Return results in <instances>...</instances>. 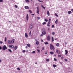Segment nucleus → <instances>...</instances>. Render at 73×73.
I'll return each instance as SVG.
<instances>
[{
  "label": "nucleus",
  "mask_w": 73,
  "mask_h": 73,
  "mask_svg": "<svg viewBox=\"0 0 73 73\" xmlns=\"http://www.w3.org/2000/svg\"><path fill=\"white\" fill-rule=\"evenodd\" d=\"M50 48L51 50L54 49V47L52 45V44H50Z\"/></svg>",
  "instance_id": "1"
},
{
  "label": "nucleus",
  "mask_w": 73,
  "mask_h": 73,
  "mask_svg": "<svg viewBox=\"0 0 73 73\" xmlns=\"http://www.w3.org/2000/svg\"><path fill=\"white\" fill-rule=\"evenodd\" d=\"M42 31H43L42 32V35H46V30L45 29H42Z\"/></svg>",
  "instance_id": "2"
},
{
  "label": "nucleus",
  "mask_w": 73,
  "mask_h": 73,
  "mask_svg": "<svg viewBox=\"0 0 73 73\" xmlns=\"http://www.w3.org/2000/svg\"><path fill=\"white\" fill-rule=\"evenodd\" d=\"M2 49L3 50H5V49H7V46L5 45H4L2 47Z\"/></svg>",
  "instance_id": "3"
},
{
  "label": "nucleus",
  "mask_w": 73,
  "mask_h": 73,
  "mask_svg": "<svg viewBox=\"0 0 73 73\" xmlns=\"http://www.w3.org/2000/svg\"><path fill=\"white\" fill-rule=\"evenodd\" d=\"M33 25L32 24H30L29 25V28L30 29H32L33 28Z\"/></svg>",
  "instance_id": "4"
},
{
  "label": "nucleus",
  "mask_w": 73,
  "mask_h": 73,
  "mask_svg": "<svg viewBox=\"0 0 73 73\" xmlns=\"http://www.w3.org/2000/svg\"><path fill=\"white\" fill-rule=\"evenodd\" d=\"M47 40L48 41H50V36L48 35L47 37Z\"/></svg>",
  "instance_id": "5"
},
{
  "label": "nucleus",
  "mask_w": 73,
  "mask_h": 73,
  "mask_svg": "<svg viewBox=\"0 0 73 73\" xmlns=\"http://www.w3.org/2000/svg\"><path fill=\"white\" fill-rule=\"evenodd\" d=\"M9 48H14V46L12 45H9Z\"/></svg>",
  "instance_id": "6"
},
{
  "label": "nucleus",
  "mask_w": 73,
  "mask_h": 73,
  "mask_svg": "<svg viewBox=\"0 0 73 73\" xmlns=\"http://www.w3.org/2000/svg\"><path fill=\"white\" fill-rule=\"evenodd\" d=\"M25 8L26 9H29V7L28 6H26L25 7Z\"/></svg>",
  "instance_id": "7"
},
{
  "label": "nucleus",
  "mask_w": 73,
  "mask_h": 73,
  "mask_svg": "<svg viewBox=\"0 0 73 73\" xmlns=\"http://www.w3.org/2000/svg\"><path fill=\"white\" fill-rule=\"evenodd\" d=\"M56 52L58 54H60V51H58V50H56Z\"/></svg>",
  "instance_id": "8"
},
{
  "label": "nucleus",
  "mask_w": 73,
  "mask_h": 73,
  "mask_svg": "<svg viewBox=\"0 0 73 73\" xmlns=\"http://www.w3.org/2000/svg\"><path fill=\"white\" fill-rule=\"evenodd\" d=\"M37 13L38 14H39V9L38 8V7H37Z\"/></svg>",
  "instance_id": "9"
},
{
  "label": "nucleus",
  "mask_w": 73,
  "mask_h": 73,
  "mask_svg": "<svg viewBox=\"0 0 73 73\" xmlns=\"http://www.w3.org/2000/svg\"><path fill=\"white\" fill-rule=\"evenodd\" d=\"M8 43L9 44H11V41L10 40H8L7 41Z\"/></svg>",
  "instance_id": "10"
},
{
  "label": "nucleus",
  "mask_w": 73,
  "mask_h": 73,
  "mask_svg": "<svg viewBox=\"0 0 73 73\" xmlns=\"http://www.w3.org/2000/svg\"><path fill=\"white\" fill-rule=\"evenodd\" d=\"M15 42V40L14 39H13L11 41V44H13L14 43V42Z\"/></svg>",
  "instance_id": "11"
},
{
  "label": "nucleus",
  "mask_w": 73,
  "mask_h": 73,
  "mask_svg": "<svg viewBox=\"0 0 73 73\" xmlns=\"http://www.w3.org/2000/svg\"><path fill=\"white\" fill-rule=\"evenodd\" d=\"M47 15L48 16H50V13H49V11H47Z\"/></svg>",
  "instance_id": "12"
},
{
  "label": "nucleus",
  "mask_w": 73,
  "mask_h": 73,
  "mask_svg": "<svg viewBox=\"0 0 73 73\" xmlns=\"http://www.w3.org/2000/svg\"><path fill=\"white\" fill-rule=\"evenodd\" d=\"M65 51L66 52V53L65 54L66 55V54H68V50H65Z\"/></svg>",
  "instance_id": "13"
},
{
  "label": "nucleus",
  "mask_w": 73,
  "mask_h": 73,
  "mask_svg": "<svg viewBox=\"0 0 73 73\" xmlns=\"http://www.w3.org/2000/svg\"><path fill=\"white\" fill-rule=\"evenodd\" d=\"M25 37H26V38H27V37H28V34H27V33H25Z\"/></svg>",
  "instance_id": "14"
},
{
  "label": "nucleus",
  "mask_w": 73,
  "mask_h": 73,
  "mask_svg": "<svg viewBox=\"0 0 73 73\" xmlns=\"http://www.w3.org/2000/svg\"><path fill=\"white\" fill-rule=\"evenodd\" d=\"M26 45L27 46H28V47H30V46H31V45L30 44H27Z\"/></svg>",
  "instance_id": "15"
},
{
  "label": "nucleus",
  "mask_w": 73,
  "mask_h": 73,
  "mask_svg": "<svg viewBox=\"0 0 73 73\" xmlns=\"http://www.w3.org/2000/svg\"><path fill=\"white\" fill-rule=\"evenodd\" d=\"M26 19L27 21H28V14H27L26 16Z\"/></svg>",
  "instance_id": "16"
},
{
  "label": "nucleus",
  "mask_w": 73,
  "mask_h": 73,
  "mask_svg": "<svg viewBox=\"0 0 73 73\" xmlns=\"http://www.w3.org/2000/svg\"><path fill=\"white\" fill-rule=\"evenodd\" d=\"M52 42H53L54 41V38H53V36H52Z\"/></svg>",
  "instance_id": "17"
},
{
  "label": "nucleus",
  "mask_w": 73,
  "mask_h": 73,
  "mask_svg": "<svg viewBox=\"0 0 73 73\" xmlns=\"http://www.w3.org/2000/svg\"><path fill=\"white\" fill-rule=\"evenodd\" d=\"M18 48V47L17 46H15V47L14 48V49L15 50H16Z\"/></svg>",
  "instance_id": "18"
},
{
  "label": "nucleus",
  "mask_w": 73,
  "mask_h": 73,
  "mask_svg": "<svg viewBox=\"0 0 73 73\" xmlns=\"http://www.w3.org/2000/svg\"><path fill=\"white\" fill-rule=\"evenodd\" d=\"M36 45H38V44H39V42L38 41H37L36 42Z\"/></svg>",
  "instance_id": "19"
},
{
  "label": "nucleus",
  "mask_w": 73,
  "mask_h": 73,
  "mask_svg": "<svg viewBox=\"0 0 73 73\" xmlns=\"http://www.w3.org/2000/svg\"><path fill=\"white\" fill-rule=\"evenodd\" d=\"M41 6L42 8H43V9H45V7L43 6V5H41Z\"/></svg>",
  "instance_id": "20"
},
{
  "label": "nucleus",
  "mask_w": 73,
  "mask_h": 73,
  "mask_svg": "<svg viewBox=\"0 0 73 73\" xmlns=\"http://www.w3.org/2000/svg\"><path fill=\"white\" fill-rule=\"evenodd\" d=\"M68 14H70L71 13H72V11H68Z\"/></svg>",
  "instance_id": "21"
},
{
  "label": "nucleus",
  "mask_w": 73,
  "mask_h": 73,
  "mask_svg": "<svg viewBox=\"0 0 73 73\" xmlns=\"http://www.w3.org/2000/svg\"><path fill=\"white\" fill-rule=\"evenodd\" d=\"M50 53L51 54H54V52H50Z\"/></svg>",
  "instance_id": "22"
},
{
  "label": "nucleus",
  "mask_w": 73,
  "mask_h": 73,
  "mask_svg": "<svg viewBox=\"0 0 73 73\" xmlns=\"http://www.w3.org/2000/svg\"><path fill=\"white\" fill-rule=\"evenodd\" d=\"M56 45L57 46H60V44L59 43H57L56 44Z\"/></svg>",
  "instance_id": "23"
},
{
  "label": "nucleus",
  "mask_w": 73,
  "mask_h": 73,
  "mask_svg": "<svg viewBox=\"0 0 73 73\" xmlns=\"http://www.w3.org/2000/svg\"><path fill=\"white\" fill-rule=\"evenodd\" d=\"M25 1L26 2H27V3H29V0H26Z\"/></svg>",
  "instance_id": "24"
},
{
  "label": "nucleus",
  "mask_w": 73,
  "mask_h": 73,
  "mask_svg": "<svg viewBox=\"0 0 73 73\" xmlns=\"http://www.w3.org/2000/svg\"><path fill=\"white\" fill-rule=\"evenodd\" d=\"M44 21L46 22H48V19H45Z\"/></svg>",
  "instance_id": "25"
},
{
  "label": "nucleus",
  "mask_w": 73,
  "mask_h": 73,
  "mask_svg": "<svg viewBox=\"0 0 73 73\" xmlns=\"http://www.w3.org/2000/svg\"><path fill=\"white\" fill-rule=\"evenodd\" d=\"M53 67H54V68H55V67H56V66H57V65H54V64L53 65Z\"/></svg>",
  "instance_id": "26"
},
{
  "label": "nucleus",
  "mask_w": 73,
  "mask_h": 73,
  "mask_svg": "<svg viewBox=\"0 0 73 73\" xmlns=\"http://www.w3.org/2000/svg\"><path fill=\"white\" fill-rule=\"evenodd\" d=\"M44 43L45 44H46V45H48V42H44Z\"/></svg>",
  "instance_id": "27"
},
{
  "label": "nucleus",
  "mask_w": 73,
  "mask_h": 73,
  "mask_svg": "<svg viewBox=\"0 0 73 73\" xmlns=\"http://www.w3.org/2000/svg\"><path fill=\"white\" fill-rule=\"evenodd\" d=\"M58 57H61L62 56V55L60 54V55H58Z\"/></svg>",
  "instance_id": "28"
},
{
  "label": "nucleus",
  "mask_w": 73,
  "mask_h": 73,
  "mask_svg": "<svg viewBox=\"0 0 73 73\" xmlns=\"http://www.w3.org/2000/svg\"><path fill=\"white\" fill-rule=\"evenodd\" d=\"M8 51L9 52H12V50L10 49H8Z\"/></svg>",
  "instance_id": "29"
},
{
  "label": "nucleus",
  "mask_w": 73,
  "mask_h": 73,
  "mask_svg": "<svg viewBox=\"0 0 73 73\" xmlns=\"http://www.w3.org/2000/svg\"><path fill=\"white\" fill-rule=\"evenodd\" d=\"M55 14L56 16V17H58V15H57V13H55Z\"/></svg>",
  "instance_id": "30"
},
{
  "label": "nucleus",
  "mask_w": 73,
  "mask_h": 73,
  "mask_svg": "<svg viewBox=\"0 0 73 73\" xmlns=\"http://www.w3.org/2000/svg\"><path fill=\"white\" fill-rule=\"evenodd\" d=\"M50 24V21H49L48 22L47 24Z\"/></svg>",
  "instance_id": "31"
},
{
  "label": "nucleus",
  "mask_w": 73,
  "mask_h": 73,
  "mask_svg": "<svg viewBox=\"0 0 73 73\" xmlns=\"http://www.w3.org/2000/svg\"><path fill=\"white\" fill-rule=\"evenodd\" d=\"M15 8H18V7H17V5H15Z\"/></svg>",
  "instance_id": "32"
},
{
  "label": "nucleus",
  "mask_w": 73,
  "mask_h": 73,
  "mask_svg": "<svg viewBox=\"0 0 73 73\" xmlns=\"http://www.w3.org/2000/svg\"><path fill=\"white\" fill-rule=\"evenodd\" d=\"M47 27H50V25L49 24H47Z\"/></svg>",
  "instance_id": "33"
},
{
  "label": "nucleus",
  "mask_w": 73,
  "mask_h": 73,
  "mask_svg": "<svg viewBox=\"0 0 73 73\" xmlns=\"http://www.w3.org/2000/svg\"><path fill=\"white\" fill-rule=\"evenodd\" d=\"M46 61H49V59H46Z\"/></svg>",
  "instance_id": "34"
},
{
  "label": "nucleus",
  "mask_w": 73,
  "mask_h": 73,
  "mask_svg": "<svg viewBox=\"0 0 73 73\" xmlns=\"http://www.w3.org/2000/svg\"><path fill=\"white\" fill-rule=\"evenodd\" d=\"M54 34H55L54 32H53L52 33V35H54Z\"/></svg>",
  "instance_id": "35"
},
{
  "label": "nucleus",
  "mask_w": 73,
  "mask_h": 73,
  "mask_svg": "<svg viewBox=\"0 0 73 73\" xmlns=\"http://www.w3.org/2000/svg\"><path fill=\"white\" fill-rule=\"evenodd\" d=\"M46 22H44V23H42V25H45V24H46Z\"/></svg>",
  "instance_id": "36"
},
{
  "label": "nucleus",
  "mask_w": 73,
  "mask_h": 73,
  "mask_svg": "<svg viewBox=\"0 0 73 73\" xmlns=\"http://www.w3.org/2000/svg\"><path fill=\"white\" fill-rule=\"evenodd\" d=\"M6 40H7V37H5V42H6Z\"/></svg>",
  "instance_id": "37"
},
{
  "label": "nucleus",
  "mask_w": 73,
  "mask_h": 73,
  "mask_svg": "<svg viewBox=\"0 0 73 73\" xmlns=\"http://www.w3.org/2000/svg\"><path fill=\"white\" fill-rule=\"evenodd\" d=\"M32 32L31 31H30L29 33V35H31V33Z\"/></svg>",
  "instance_id": "38"
},
{
  "label": "nucleus",
  "mask_w": 73,
  "mask_h": 73,
  "mask_svg": "<svg viewBox=\"0 0 73 73\" xmlns=\"http://www.w3.org/2000/svg\"><path fill=\"white\" fill-rule=\"evenodd\" d=\"M37 50L38 53H40V50Z\"/></svg>",
  "instance_id": "39"
},
{
  "label": "nucleus",
  "mask_w": 73,
  "mask_h": 73,
  "mask_svg": "<svg viewBox=\"0 0 73 73\" xmlns=\"http://www.w3.org/2000/svg\"><path fill=\"white\" fill-rule=\"evenodd\" d=\"M29 12H30V13H32V11H31V10H29Z\"/></svg>",
  "instance_id": "40"
},
{
  "label": "nucleus",
  "mask_w": 73,
  "mask_h": 73,
  "mask_svg": "<svg viewBox=\"0 0 73 73\" xmlns=\"http://www.w3.org/2000/svg\"><path fill=\"white\" fill-rule=\"evenodd\" d=\"M54 25H52V28H54Z\"/></svg>",
  "instance_id": "41"
},
{
  "label": "nucleus",
  "mask_w": 73,
  "mask_h": 73,
  "mask_svg": "<svg viewBox=\"0 0 73 73\" xmlns=\"http://www.w3.org/2000/svg\"><path fill=\"white\" fill-rule=\"evenodd\" d=\"M17 69H18V70H20V68H17Z\"/></svg>",
  "instance_id": "42"
},
{
  "label": "nucleus",
  "mask_w": 73,
  "mask_h": 73,
  "mask_svg": "<svg viewBox=\"0 0 73 73\" xmlns=\"http://www.w3.org/2000/svg\"><path fill=\"white\" fill-rule=\"evenodd\" d=\"M38 1H39V2H43V1H40V0H38Z\"/></svg>",
  "instance_id": "43"
},
{
  "label": "nucleus",
  "mask_w": 73,
  "mask_h": 73,
  "mask_svg": "<svg viewBox=\"0 0 73 73\" xmlns=\"http://www.w3.org/2000/svg\"><path fill=\"white\" fill-rule=\"evenodd\" d=\"M42 50H44V47H43L42 48Z\"/></svg>",
  "instance_id": "44"
},
{
  "label": "nucleus",
  "mask_w": 73,
  "mask_h": 73,
  "mask_svg": "<svg viewBox=\"0 0 73 73\" xmlns=\"http://www.w3.org/2000/svg\"><path fill=\"white\" fill-rule=\"evenodd\" d=\"M37 19H38V20H39V19H40V17H38Z\"/></svg>",
  "instance_id": "45"
},
{
  "label": "nucleus",
  "mask_w": 73,
  "mask_h": 73,
  "mask_svg": "<svg viewBox=\"0 0 73 73\" xmlns=\"http://www.w3.org/2000/svg\"><path fill=\"white\" fill-rule=\"evenodd\" d=\"M54 61H57V59H56V58H54Z\"/></svg>",
  "instance_id": "46"
},
{
  "label": "nucleus",
  "mask_w": 73,
  "mask_h": 73,
  "mask_svg": "<svg viewBox=\"0 0 73 73\" xmlns=\"http://www.w3.org/2000/svg\"><path fill=\"white\" fill-rule=\"evenodd\" d=\"M0 43H1V44H3V42H2V41H0Z\"/></svg>",
  "instance_id": "47"
},
{
  "label": "nucleus",
  "mask_w": 73,
  "mask_h": 73,
  "mask_svg": "<svg viewBox=\"0 0 73 73\" xmlns=\"http://www.w3.org/2000/svg\"><path fill=\"white\" fill-rule=\"evenodd\" d=\"M23 53H25V50H23Z\"/></svg>",
  "instance_id": "48"
},
{
  "label": "nucleus",
  "mask_w": 73,
  "mask_h": 73,
  "mask_svg": "<svg viewBox=\"0 0 73 73\" xmlns=\"http://www.w3.org/2000/svg\"><path fill=\"white\" fill-rule=\"evenodd\" d=\"M3 0H0V2H3Z\"/></svg>",
  "instance_id": "49"
},
{
  "label": "nucleus",
  "mask_w": 73,
  "mask_h": 73,
  "mask_svg": "<svg viewBox=\"0 0 73 73\" xmlns=\"http://www.w3.org/2000/svg\"><path fill=\"white\" fill-rule=\"evenodd\" d=\"M64 58V57L63 56H62L61 57V60H62V59Z\"/></svg>",
  "instance_id": "50"
},
{
  "label": "nucleus",
  "mask_w": 73,
  "mask_h": 73,
  "mask_svg": "<svg viewBox=\"0 0 73 73\" xmlns=\"http://www.w3.org/2000/svg\"><path fill=\"white\" fill-rule=\"evenodd\" d=\"M40 37H41V36H43V35L42 34H41L40 35Z\"/></svg>",
  "instance_id": "51"
},
{
  "label": "nucleus",
  "mask_w": 73,
  "mask_h": 73,
  "mask_svg": "<svg viewBox=\"0 0 73 73\" xmlns=\"http://www.w3.org/2000/svg\"><path fill=\"white\" fill-rule=\"evenodd\" d=\"M64 60L65 61H67L68 60L66 59H64Z\"/></svg>",
  "instance_id": "52"
},
{
  "label": "nucleus",
  "mask_w": 73,
  "mask_h": 73,
  "mask_svg": "<svg viewBox=\"0 0 73 73\" xmlns=\"http://www.w3.org/2000/svg\"><path fill=\"white\" fill-rule=\"evenodd\" d=\"M1 49H2V48L1 46H0V50H1Z\"/></svg>",
  "instance_id": "53"
},
{
  "label": "nucleus",
  "mask_w": 73,
  "mask_h": 73,
  "mask_svg": "<svg viewBox=\"0 0 73 73\" xmlns=\"http://www.w3.org/2000/svg\"><path fill=\"white\" fill-rule=\"evenodd\" d=\"M32 53H36V52L35 51H33V52H32Z\"/></svg>",
  "instance_id": "54"
},
{
  "label": "nucleus",
  "mask_w": 73,
  "mask_h": 73,
  "mask_svg": "<svg viewBox=\"0 0 73 73\" xmlns=\"http://www.w3.org/2000/svg\"><path fill=\"white\" fill-rule=\"evenodd\" d=\"M51 21V19H50L49 20V21Z\"/></svg>",
  "instance_id": "55"
},
{
  "label": "nucleus",
  "mask_w": 73,
  "mask_h": 73,
  "mask_svg": "<svg viewBox=\"0 0 73 73\" xmlns=\"http://www.w3.org/2000/svg\"><path fill=\"white\" fill-rule=\"evenodd\" d=\"M71 11H72V12H73V9H71Z\"/></svg>",
  "instance_id": "56"
},
{
  "label": "nucleus",
  "mask_w": 73,
  "mask_h": 73,
  "mask_svg": "<svg viewBox=\"0 0 73 73\" xmlns=\"http://www.w3.org/2000/svg\"><path fill=\"white\" fill-rule=\"evenodd\" d=\"M65 45H66V44H67V42H65Z\"/></svg>",
  "instance_id": "57"
},
{
  "label": "nucleus",
  "mask_w": 73,
  "mask_h": 73,
  "mask_svg": "<svg viewBox=\"0 0 73 73\" xmlns=\"http://www.w3.org/2000/svg\"><path fill=\"white\" fill-rule=\"evenodd\" d=\"M56 21V22H58V20H57H57H56V21Z\"/></svg>",
  "instance_id": "58"
},
{
  "label": "nucleus",
  "mask_w": 73,
  "mask_h": 73,
  "mask_svg": "<svg viewBox=\"0 0 73 73\" xmlns=\"http://www.w3.org/2000/svg\"><path fill=\"white\" fill-rule=\"evenodd\" d=\"M41 41H42V42H44V40H42H42H41Z\"/></svg>",
  "instance_id": "59"
},
{
  "label": "nucleus",
  "mask_w": 73,
  "mask_h": 73,
  "mask_svg": "<svg viewBox=\"0 0 73 73\" xmlns=\"http://www.w3.org/2000/svg\"><path fill=\"white\" fill-rule=\"evenodd\" d=\"M31 15H32V16H34V14H31Z\"/></svg>",
  "instance_id": "60"
},
{
  "label": "nucleus",
  "mask_w": 73,
  "mask_h": 73,
  "mask_svg": "<svg viewBox=\"0 0 73 73\" xmlns=\"http://www.w3.org/2000/svg\"><path fill=\"white\" fill-rule=\"evenodd\" d=\"M35 64H37V62H36L35 63Z\"/></svg>",
  "instance_id": "61"
},
{
  "label": "nucleus",
  "mask_w": 73,
  "mask_h": 73,
  "mask_svg": "<svg viewBox=\"0 0 73 73\" xmlns=\"http://www.w3.org/2000/svg\"><path fill=\"white\" fill-rule=\"evenodd\" d=\"M26 49L27 48H28V46H26Z\"/></svg>",
  "instance_id": "62"
},
{
  "label": "nucleus",
  "mask_w": 73,
  "mask_h": 73,
  "mask_svg": "<svg viewBox=\"0 0 73 73\" xmlns=\"http://www.w3.org/2000/svg\"><path fill=\"white\" fill-rule=\"evenodd\" d=\"M55 23L56 24H57V22H56V21H55Z\"/></svg>",
  "instance_id": "63"
},
{
  "label": "nucleus",
  "mask_w": 73,
  "mask_h": 73,
  "mask_svg": "<svg viewBox=\"0 0 73 73\" xmlns=\"http://www.w3.org/2000/svg\"><path fill=\"white\" fill-rule=\"evenodd\" d=\"M1 62V60L0 59V62Z\"/></svg>",
  "instance_id": "64"
}]
</instances>
